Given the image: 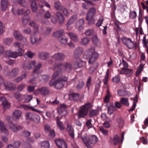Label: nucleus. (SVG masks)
<instances>
[{"label": "nucleus", "mask_w": 148, "mask_h": 148, "mask_svg": "<svg viewBox=\"0 0 148 148\" xmlns=\"http://www.w3.org/2000/svg\"><path fill=\"white\" fill-rule=\"evenodd\" d=\"M95 49L94 47H91L88 50L85 52L83 55V58L85 59H88L91 57L88 61L89 64H92L98 59L99 55L96 51H95Z\"/></svg>", "instance_id": "f257e3e1"}, {"label": "nucleus", "mask_w": 148, "mask_h": 148, "mask_svg": "<svg viewBox=\"0 0 148 148\" xmlns=\"http://www.w3.org/2000/svg\"><path fill=\"white\" fill-rule=\"evenodd\" d=\"M92 106L90 102H88L82 106L80 107L78 113V118L84 117L88 114L90 109L92 108Z\"/></svg>", "instance_id": "f03ea898"}, {"label": "nucleus", "mask_w": 148, "mask_h": 148, "mask_svg": "<svg viewBox=\"0 0 148 148\" xmlns=\"http://www.w3.org/2000/svg\"><path fill=\"white\" fill-rule=\"evenodd\" d=\"M96 10L94 8H91L86 14V20L88 21V24L91 25L95 24L96 19L94 17L96 13Z\"/></svg>", "instance_id": "7ed1b4c3"}, {"label": "nucleus", "mask_w": 148, "mask_h": 148, "mask_svg": "<svg viewBox=\"0 0 148 148\" xmlns=\"http://www.w3.org/2000/svg\"><path fill=\"white\" fill-rule=\"evenodd\" d=\"M60 66L62 67L64 72L67 73L71 71L72 68L71 64L70 63L67 62L56 63L54 66L55 68L59 67Z\"/></svg>", "instance_id": "20e7f679"}, {"label": "nucleus", "mask_w": 148, "mask_h": 148, "mask_svg": "<svg viewBox=\"0 0 148 148\" xmlns=\"http://www.w3.org/2000/svg\"><path fill=\"white\" fill-rule=\"evenodd\" d=\"M122 40L123 43L130 49L133 48L136 44V42L132 41L130 38L124 37L122 38Z\"/></svg>", "instance_id": "39448f33"}, {"label": "nucleus", "mask_w": 148, "mask_h": 148, "mask_svg": "<svg viewBox=\"0 0 148 148\" xmlns=\"http://www.w3.org/2000/svg\"><path fill=\"white\" fill-rule=\"evenodd\" d=\"M42 41L41 38L36 34H33L30 36V42L32 45L39 44Z\"/></svg>", "instance_id": "423d86ee"}, {"label": "nucleus", "mask_w": 148, "mask_h": 148, "mask_svg": "<svg viewBox=\"0 0 148 148\" xmlns=\"http://www.w3.org/2000/svg\"><path fill=\"white\" fill-rule=\"evenodd\" d=\"M85 23V21L83 18L78 20L75 24V28L79 31H82L84 29L83 25Z\"/></svg>", "instance_id": "0eeeda50"}, {"label": "nucleus", "mask_w": 148, "mask_h": 148, "mask_svg": "<svg viewBox=\"0 0 148 148\" xmlns=\"http://www.w3.org/2000/svg\"><path fill=\"white\" fill-rule=\"evenodd\" d=\"M77 19V16L76 15L72 16L68 20L66 24L67 29L69 30L71 29L72 27L70 25L75 22Z\"/></svg>", "instance_id": "6e6552de"}, {"label": "nucleus", "mask_w": 148, "mask_h": 148, "mask_svg": "<svg viewBox=\"0 0 148 148\" xmlns=\"http://www.w3.org/2000/svg\"><path fill=\"white\" fill-rule=\"evenodd\" d=\"M81 136L82 140L86 147L87 148H92V146L89 144V138L87 134L85 132H83L81 134Z\"/></svg>", "instance_id": "1a4fd4ad"}, {"label": "nucleus", "mask_w": 148, "mask_h": 148, "mask_svg": "<svg viewBox=\"0 0 148 148\" xmlns=\"http://www.w3.org/2000/svg\"><path fill=\"white\" fill-rule=\"evenodd\" d=\"M51 57L56 60L63 61L65 58L66 56L63 53L58 52L55 53Z\"/></svg>", "instance_id": "9d476101"}, {"label": "nucleus", "mask_w": 148, "mask_h": 148, "mask_svg": "<svg viewBox=\"0 0 148 148\" xmlns=\"http://www.w3.org/2000/svg\"><path fill=\"white\" fill-rule=\"evenodd\" d=\"M8 127L9 129L10 130L15 132H17L22 129L21 126L17 125L13 123L11 124H9Z\"/></svg>", "instance_id": "9b49d317"}, {"label": "nucleus", "mask_w": 148, "mask_h": 148, "mask_svg": "<svg viewBox=\"0 0 148 148\" xmlns=\"http://www.w3.org/2000/svg\"><path fill=\"white\" fill-rule=\"evenodd\" d=\"M13 46L19 51L20 55H23L24 52V51L23 49V44L19 42H16L13 44Z\"/></svg>", "instance_id": "f8f14e48"}, {"label": "nucleus", "mask_w": 148, "mask_h": 148, "mask_svg": "<svg viewBox=\"0 0 148 148\" xmlns=\"http://www.w3.org/2000/svg\"><path fill=\"white\" fill-rule=\"evenodd\" d=\"M49 92V90L48 87H43L39 88L35 91L36 93L40 94L43 96L48 95Z\"/></svg>", "instance_id": "ddd939ff"}, {"label": "nucleus", "mask_w": 148, "mask_h": 148, "mask_svg": "<svg viewBox=\"0 0 148 148\" xmlns=\"http://www.w3.org/2000/svg\"><path fill=\"white\" fill-rule=\"evenodd\" d=\"M133 73V72L132 69H130L127 68L123 67L121 68V70L120 72V74H125L127 77H129L132 75Z\"/></svg>", "instance_id": "4468645a"}, {"label": "nucleus", "mask_w": 148, "mask_h": 148, "mask_svg": "<svg viewBox=\"0 0 148 148\" xmlns=\"http://www.w3.org/2000/svg\"><path fill=\"white\" fill-rule=\"evenodd\" d=\"M55 142L58 147L60 148H67V145L64 140L58 139L55 140Z\"/></svg>", "instance_id": "2eb2a0df"}, {"label": "nucleus", "mask_w": 148, "mask_h": 148, "mask_svg": "<svg viewBox=\"0 0 148 148\" xmlns=\"http://www.w3.org/2000/svg\"><path fill=\"white\" fill-rule=\"evenodd\" d=\"M36 64L35 61L32 62H25L23 64V68L25 69L29 70L34 66Z\"/></svg>", "instance_id": "dca6fc26"}, {"label": "nucleus", "mask_w": 148, "mask_h": 148, "mask_svg": "<svg viewBox=\"0 0 148 148\" xmlns=\"http://www.w3.org/2000/svg\"><path fill=\"white\" fill-rule=\"evenodd\" d=\"M83 51V48L82 47H79L76 49L74 51V58L76 59L79 58V57L82 54Z\"/></svg>", "instance_id": "f3484780"}, {"label": "nucleus", "mask_w": 148, "mask_h": 148, "mask_svg": "<svg viewBox=\"0 0 148 148\" xmlns=\"http://www.w3.org/2000/svg\"><path fill=\"white\" fill-rule=\"evenodd\" d=\"M0 130L1 133H3L6 136L9 134L8 130L5 126L4 122L1 121H0Z\"/></svg>", "instance_id": "a211bd4d"}, {"label": "nucleus", "mask_w": 148, "mask_h": 148, "mask_svg": "<svg viewBox=\"0 0 148 148\" xmlns=\"http://www.w3.org/2000/svg\"><path fill=\"white\" fill-rule=\"evenodd\" d=\"M22 114V112L21 110H16L12 113V117L13 118L18 120L21 118Z\"/></svg>", "instance_id": "6ab92c4d"}, {"label": "nucleus", "mask_w": 148, "mask_h": 148, "mask_svg": "<svg viewBox=\"0 0 148 148\" xmlns=\"http://www.w3.org/2000/svg\"><path fill=\"white\" fill-rule=\"evenodd\" d=\"M77 60L74 64V67L75 69H77L79 67H82L86 65L85 62L82 61L79 58L77 59Z\"/></svg>", "instance_id": "aec40b11"}, {"label": "nucleus", "mask_w": 148, "mask_h": 148, "mask_svg": "<svg viewBox=\"0 0 148 148\" xmlns=\"http://www.w3.org/2000/svg\"><path fill=\"white\" fill-rule=\"evenodd\" d=\"M66 130L69 132L70 136L71 138H74V130L70 124L68 123L67 124Z\"/></svg>", "instance_id": "412c9836"}, {"label": "nucleus", "mask_w": 148, "mask_h": 148, "mask_svg": "<svg viewBox=\"0 0 148 148\" xmlns=\"http://www.w3.org/2000/svg\"><path fill=\"white\" fill-rule=\"evenodd\" d=\"M63 29H60L53 33L52 34L53 37L57 38L58 39L62 36L64 33Z\"/></svg>", "instance_id": "4be33fe9"}, {"label": "nucleus", "mask_w": 148, "mask_h": 148, "mask_svg": "<svg viewBox=\"0 0 148 148\" xmlns=\"http://www.w3.org/2000/svg\"><path fill=\"white\" fill-rule=\"evenodd\" d=\"M66 108V106L64 104H61L60 107L58 108V112L60 114H61L62 113H64L63 114L64 115H66L67 114V112L65 110V109Z\"/></svg>", "instance_id": "5701e85b"}, {"label": "nucleus", "mask_w": 148, "mask_h": 148, "mask_svg": "<svg viewBox=\"0 0 148 148\" xmlns=\"http://www.w3.org/2000/svg\"><path fill=\"white\" fill-rule=\"evenodd\" d=\"M0 102L5 109L9 108L10 105L5 97H0Z\"/></svg>", "instance_id": "b1692460"}, {"label": "nucleus", "mask_w": 148, "mask_h": 148, "mask_svg": "<svg viewBox=\"0 0 148 148\" xmlns=\"http://www.w3.org/2000/svg\"><path fill=\"white\" fill-rule=\"evenodd\" d=\"M5 86V89L8 90H11L16 88V85L14 83H12L10 82L7 83H5L3 86Z\"/></svg>", "instance_id": "393cba45"}, {"label": "nucleus", "mask_w": 148, "mask_h": 148, "mask_svg": "<svg viewBox=\"0 0 148 148\" xmlns=\"http://www.w3.org/2000/svg\"><path fill=\"white\" fill-rule=\"evenodd\" d=\"M55 15L58 18L60 24H62L64 21V17L62 14L60 12H58L56 13Z\"/></svg>", "instance_id": "a878e982"}, {"label": "nucleus", "mask_w": 148, "mask_h": 148, "mask_svg": "<svg viewBox=\"0 0 148 148\" xmlns=\"http://www.w3.org/2000/svg\"><path fill=\"white\" fill-rule=\"evenodd\" d=\"M9 2L8 0H1V8L2 10L5 11L8 7Z\"/></svg>", "instance_id": "bb28decb"}, {"label": "nucleus", "mask_w": 148, "mask_h": 148, "mask_svg": "<svg viewBox=\"0 0 148 148\" xmlns=\"http://www.w3.org/2000/svg\"><path fill=\"white\" fill-rule=\"evenodd\" d=\"M98 141L97 137L95 135H92L89 138L88 141L89 144L91 145H94L97 143Z\"/></svg>", "instance_id": "cd10ccee"}, {"label": "nucleus", "mask_w": 148, "mask_h": 148, "mask_svg": "<svg viewBox=\"0 0 148 148\" xmlns=\"http://www.w3.org/2000/svg\"><path fill=\"white\" fill-rule=\"evenodd\" d=\"M64 85V83L61 82L58 79L55 81V88L57 89H60L63 87Z\"/></svg>", "instance_id": "c85d7f7f"}, {"label": "nucleus", "mask_w": 148, "mask_h": 148, "mask_svg": "<svg viewBox=\"0 0 148 148\" xmlns=\"http://www.w3.org/2000/svg\"><path fill=\"white\" fill-rule=\"evenodd\" d=\"M42 66V64L40 63H39L38 65L36 66L32 74V76L34 77L35 78H37L38 77V73L37 71Z\"/></svg>", "instance_id": "c756f323"}, {"label": "nucleus", "mask_w": 148, "mask_h": 148, "mask_svg": "<svg viewBox=\"0 0 148 148\" xmlns=\"http://www.w3.org/2000/svg\"><path fill=\"white\" fill-rule=\"evenodd\" d=\"M13 36L17 40H20L23 39V36L18 31L15 30L13 32Z\"/></svg>", "instance_id": "7c9ffc66"}, {"label": "nucleus", "mask_w": 148, "mask_h": 148, "mask_svg": "<svg viewBox=\"0 0 148 148\" xmlns=\"http://www.w3.org/2000/svg\"><path fill=\"white\" fill-rule=\"evenodd\" d=\"M68 35L70 38L75 42H77L79 40V38L77 36L73 33L69 32L68 33Z\"/></svg>", "instance_id": "2f4dec72"}, {"label": "nucleus", "mask_w": 148, "mask_h": 148, "mask_svg": "<svg viewBox=\"0 0 148 148\" xmlns=\"http://www.w3.org/2000/svg\"><path fill=\"white\" fill-rule=\"evenodd\" d=\"M59 117L57 116L56 118V122L57 127L61 130H63L64 127V126L63 122L60 121Z\"/></svg>", "instance_id": "473e14b6"}, {"label": "nucleus", "mask_w": 148, "mask_h": 148, "mask_svg": "<svg viewBox=\"0 0 148 148\" xmlns=\"http://www.w3.org/2000/svg\"><path fill=\"white\" fill-rule=\"evenodd\" d=\"M79 94L77 93H72L69 95V98L70 100L76 101L79 98Z\"/></svg>", "instance_id": "72a5a7b5"}, {"label": "nucleus", "mask_w": 148, "mask_h": 148, "mask_svg": "<svg viewBox=\"0 0 148 148\" xmlns=\"http://www.w3.org/2000/svg\"><path fill=\"white\" fill-rule=\"evenodd\" d=\"M31 6L32 11L34 12H36L38 10V8L36 1L35 0H31Z\"/></svg>", "instance_id": "f704fd0d"}, {"label": "nucleus", "mask_w": 148, "mask_h": 148, "mask_svg": "<svg viewBox=\"0 0 148 148\" xmlns=\"http://www.w3.org/2000/svg\"><path fill=\"white\" fill-rule=\"evenodd\" d=\"M99 113V110L98 109H92L90 110L89 114V117L92 118L96 116Z\"/></svg>", "instance_id": "c9c22d12"}, {"label": "nucleus", "mask_w": 148, "mask_h": 148, "mask_svg": "<svg viewBox=\"0 0 148 148\" xmlns=\"http://www.w3.org/2000/svg\"><path fill=\"white\" fill-rule=\"evenodd\" d=\"M58 41L60 44L63 45H66L68 41L67 38L65 36H62L58 39Z\"/></svg>", "instance_id": "e433bc0d"}, {"label": "nucleus", "mask_w": 148, "mask_h": 148, "mask_svg": "<svg viewBox=\"0 0 148 148\" xmlns=\"http://www.w3.org/2000/svg\"><path fill=\"white\" fill-rule=\"evenodd\" d=\"M38 56L40 59L45 60L49 57V54L48 52H42L39 53Z\"/></svg>", "instance_id": "4c0bfd02"}, {"label": "nucleus", "mask_w": 148, "mask_h": 148, "mask_svg": "<svg viewBox=\"0 0 148 148\" xmlns=\"http://www.w3.org/2000/svg\"><path fill=\"white\" fill-rule=\"evenodd\" d=\"M27 73H25L24 74H22L21 76H19L14 80V81L16 83H18L23 79H25L27 77Z\"/></svg>", "instance_id": "58836bf2"}, {"label": "nucleus", "mask_w": 148, "mask_h": 148, "mask_svg": "<svg viewBox=\"0 0 148 148\" xmlns=\"http://www.w3.org/2000/svg\"><path fill=\"white\" fill-rule=\"evenodd\" d=\"M54 6L56 10L59 11L62 10L64 7L59 1L56 2L54 3Z\"/></svg>", "instance_id": "ea45409f"}, {"label": "nucleus", "mask_w": 148, "mask_h": 148, "mask_svg": "<svg viewBox=\"0 0 148 148\" xmlns=\"http://www.w3.org/2000/svg\"><path fill=\"white\" fill-rule=\"evenodd\" d=\"M40 117L38 115L34 113L32 119L31 121H33L36 123H38L40 121Z\"/></svg>", "instance_id": "a19ab883"}, {"label": "nucleus", "mask_w": 148, "mask_h": 148, "mask_svg": "<svg viewBox=\"0 0 148 148\" xmlns=\"http://www.w3.org/2000/svg\"><path fill=\"white\" fill-rule=\"evenodd\" d=\"M62 75V71L61 69H59L57 70V71H55L53 75V78H55L57 77H58L59 78Z\"/></svg>", "instance_id": "79ce46f5"}, {"label": "nucleus", "mask_w": 148, "mask_h": 148, "mask_svg": "<svg viewBox=\"0 0 148 148\" xmlns=\"http://www.w3.org/2000/svg\"><path fill=\"white\" fill-rule=\"evenodd\" d=\"M98 66V63L97 62H95L93 64V65L91 66L89 70V72L90 73H92L97 68Z\"/></svg>", "instance_id": "37998d69"}, {"label": "nucleus", "mask_w": 148, "mask_h": 148, "mask_svg": "<svg viewBox=\"0 0 148 148\" xmlns=\"http://www.w3.org/2000/svg\"><path fill=\"white\" fill-rule=\"evenodd\" d=\"M18 70L17 68H14L9 73V76L14 77L18 75Z\"/></svg>", "instance_id": "c03bdc74"}, {"label": "nucleus", "mask_w": 148, "mask_h": 148, "mask_svg": "<svg viewBox=\"0 0 148 148\" xmlns=\"http://www.w3.org/2000/svg\"><path fill=\"white\" fill-rule=\"evenodd\" d=\"M120 102L122 104H123L127 106H129V103L127 98L122 97L121 98Z\"/></svg>", "instance_id": "a18cd8bd"}, {"label": "nucleus", "mask_w": 148, "mask_h": 148, "mask_svg": "<svg viewBox=\"0 0 148 148\" xmlns=\"http://www.w3.org/2000/svg\"><path fill=\"white\" fill-rule=\"evenodd\" d=\"M22 55H20L19 54V52H12L11 51H10L9 56L11 58H16L18 56H21Z\"/></svg>", "instance_id": "49530a36"}, {"label": "nucleus", "mask_w": 148, "mask_h": 148, "mask_svg": "<svg viewBox=\"0 0 148 148\" xmlns=\"http://www.w3.org/2000/svg\"><path fill=\"white\" fill-rule=\"evenodd\" d=\"M120 141L119 137L117 135H115L113 138V142L114 145L118 144Z\"/></svg>", "instance_id": "de8ad7c7"}, {"label": "nucleus", "mask_w": 148, "mask_h": 148, "mask_svg": "<svg viewBox=\"0 0 148 148\" xmlns=\"http://www.w3.org/2000/svg\"><path fill=\"white\" fill-rule=\"evenodd\" d=\"M34 113L32 112H27L25 115V119L28 120L32 121Z\"/></svg>", "instance_id": "09e8293b"}, {"label": "nucleus", "mask_w": 148, "mask_h": 148, "mask_svg": "<svg viewBox=\"0 0 148 148\" xmlns=\"http://www.w3.org/2000/svg\"><path fill=\"white\" fill-rule=\"evenodd\" d=\"M90 41V39L89 38L85 37L82 39L81 41V43L83 45H85L88 44Z\"/></svg>", "instance_id": "8fccbe9b"}, {"label": "nucleus", "mask_w": 148, "mask_h": 148, "mask_svg": "<svg viewBox=\"0 0 148 148\" xmlns=\"http://www.w3.org/2000/svg\"><path fill=\"white\" fill-rule=\"evenodd\" d=\"M92 41L93 43L96 46H100V42L98 39L97 36H95L92 39Z\"/></svg>", "instance_id": "3c124183"}, {"label": "nucleus", "mask_w": 148, "mask_h": 148, "mask_svg": "<svg viewBox=\"0 0 148 148\" xmlns=\"http://www.w3.org/2000/svg\"><path fill=\"white\" fill-rule=\"evenodd\" d=\"M17 3L21 6L25 8L28 5V3L25 0H18Z\"/></svg>", "instance_id": "603ef678"}, {"label": "nucleus", "mask_w": 148, "mask_h": 148, "mask_svg": "<svg viewBox=\"0 0 148 148\" xmlns=\"http://www.w3.org/2000/svg\"><path fill=\"white\" fill-rule=\"evenodd\" d=\"M40 78L41 79V81L45 83L48 80L49 77L48 75H42Z\"/></svg>", "instance_id": "864d4df0"}, {"label": "nucleus", "mask_w": 148, "mask_h": 148, "mask_svg": "<svg viewBox=\"0 0 148 148\" xmlns=\"http://www.w3.org/2000/svg\"><path fill=\"white\" fill-rule=\"evenodd\" d=\"M12 38H5L3 40V42L5 45H9L12 42Z\"/></svg>", "instance_id": "5fc2aeb1"}, {"label": "nucleus", "mask_w": 148, "mask_h": 148, "mask_svg": "<svg viewBox=\"0 0 148 148\" xmlns=\"http://www.w3.org/2000/svg\"><path fill=\"white\" fill-rule=\"evenodd\" d=\"M34 55V53H32L30 51H28L25 53L24 56L26 58H32Z\"/></svg>", "instance_id": "6e6d98bb"}, {"label": "nucleus", "mask_w": 148, "mask_h": 148, "mask_svg": "<svg viewBox=\"0 0 148 148\" xmlns=\"http://www.w3.org/2000/svg\"><path fill=\"white\" fill-rule=\"evenodd\" d=\"M109 72V69H108L106 71V75L105 76L103 80L104 82V84H106L108 82V79Z\"/></svg>", "instance_id": "4d7b16f0"}, {"label": "nucleus", "mask_w": 148, "mask_h": 148, "mask_svg": "<svg viewBox=\"0 0 148 148\" xmlns=\"http://www.w3.org/2000/svg\"><path fill=\"white\" fill-rule=\"evenodd\" d=\"M117 93L120 96H125L128 94V92L127 91L121 90H119L117 91Z\"/></svg>", "instance_id": "13d9d810"}, {"label": "nucleus", "mask_w": 148, "mask_h": 148, "mask_svg": "<svg viewBox=\"0 0 148 148\" xmlns=\"http://www.w3.org/2000/svg\"><path fill=\"white\" fill-rule=\"evenodd\" d=\"M94 33V30L93 29H88L86 30L84 33L87 36H90L93 35Z\"/></svg>", "instance_id": "bf43d9fd"}, {"label": "nucleus", "mask_w": 148, "mask_h": 148, "mask_svg": "<svg viewBox=\"0 0 148 148\" xmlns=\"http://www.w3.org/2000/svg\"><path fill=\"white\" fill-rule=\"evenodd\" d=\"M117 121L119 127H120L122 128L124 124L123 120L121 118H119L118 119Z\"/></svg>", "instance_id": "052dcab7"}, {"label": "nucleus", "mask_w": 148, "mask_h": 148, "mask_svg": "<svg viewBox=\"0 0 148 148\" xmlns=\"http://www.w3.org/2000/svg\"><path fill=\"white\" fill-rule=\"evenodd\" d=\"M104 20L102 16L99 17L98 22L96 23V26L99 27L101 25V24Z\"/></svg>", "instance_id": "680f3d73"}, {"label": "nucleus", "mask_w": 148, "mask_h": 148, "mask_svg": "<svg viewBox=\"0 0 148 148\" xmlns=\"http://www.w3.org/2000/svg\"><path fill=\"white\" fill-rule=\"evenodd\" d=\"M52 30V28L51 27H47L46 30L44 33V35L45 36H47L49 34Z\"/></svg>", "instance_id": "e2e57ef3"}, {"label": "nucleus", "mask_w": 148, "mask_h": 148, "mask_svg": "<svg viewBox=\"0 0 148 148\" xmlns=\"http://www.w3.org/2000/svg\"><path fill=\"white\" fill-rule=\"evenodd\" d=\"M100 131L105 135H107L108 134V131L107 130H105L102 126H100L99 127Z\"/></svg>", "instance_id": "0e129e2a"}, {"label": "nucleus", "mask_w": 148, "mask_h": 148, "mask_svg": "<svg viewBox=\"0 0 148 148\" xmlns=\"http://www.w3.org/2000/svg\"><path fill=\"white\" fill-rule=\"evenodd\" d=\"M41 145L45 148H48L50 146V144L48 141H43L41 143Z\"/></svg>", "instance_id": "69168bd1"}, {"label": "nucleus", "mask_w": 148, "mask_h": 148, "mask_svg": "<svg viewBox=\"0 0 148 148\" xmlns=\"http://www.w3.org/2000/svg\"><path fill=\"white\" fill-rule=\"evenodd\" d=\"M137 16V14L135 11H132L130 12V17L131 19H134Z\"/></svg>", "instance_id": "338daca9"}, {"label": "nucleus", "mask_w": 148, "mask_h": 148, "mask_svg": "<svg viewBox=\"0 0 148 148\" xmlns=\"http://www.w3.org/2000/svg\"><path fill=\"white\" fill-rule=\"evenodd\" d=\"M44 16L46 18H50L51 16L50 11L49 10L47 11L44 14Z\"/></svg>", "instance_id": "774afa93"}]
</instances>
